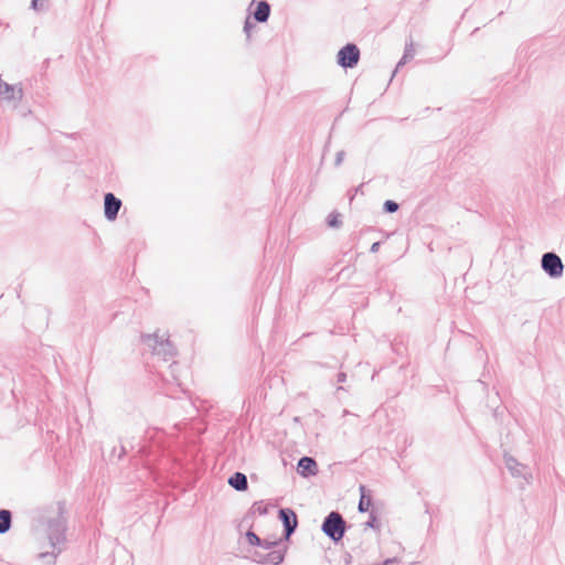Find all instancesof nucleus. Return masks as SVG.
<instances>
[{"label": "nucleus", "instance_id": "obj_17", "mask_svg": "<svg viewBox=\"0 0 565 565\" xmlns=\"http://www.w3.org/2000/svg\"><path fill=\"white\" fill-rule=\"evenodd\" d=\"M399 205L395 201L386 200L383 205V210L386 213H395L398 210Z\"/></svg>", "mask_w": 565, "mask_h": 565}, {"label": "nucleus", "instance_id": "obj_14", "mask_svg": "<svg viewBox=\"0 0 565 565\" xmlns=\"http://www.w3.org/2000/svg\"><path fill=\"white\" fill-rule=\"evenodd\" d=\"M179 369H180V365L177 363V362H172L171 364H169L168 366V373L164 374V380L166 381H172L174 382L178 386H182V383L180 381V377H179Z\"/></svg>", "mask_w": 565, "mask_h": 565}, {"label": "nucleus", "instance_id": "obj_9", "mask_svg": "<svg viewBox=\"0 0 565 565\" xmlns=\"http://www.w3.org/2000/svg\"><path fill=\"white\" fill-rule=\"evenodd\" d=\"M297 470L302 477L316 476L318 466L313 458L305 456L299 459Z\"/></svg>", "mask_w": 565, "mask_h": 565}, {"label": "nucleus", "instance_id": "obj_12", "mask_svg": "<svg viewBox=\"0 0 565 565\" xmlns=\"http://www.w3.org/2000/svg\"><path fill=\"white\" fill-rule=\"evenodd\" d=\"M414 56H415L414 43L412 40H409V42H406V44H405L404 54H403L402 58L399 60V62L397 63V66L394 71V73H396L397 70L401 66H403L404 64H406L408 61L413 60Z\"/></svg>", "mask_w": 565, "mask_h": 565}, {"label": "nucleus", "instance_id": "obj_29", "mask_svg": "<svg viewBox=\"0 0 565 565\" xmlns=\"http://www.w3.org/2000/svg\"><path fill=\"white\" fill-rule=\"evenodd\" d=\"M126 452V449L124 446L120 447V452L118 454V459H121Z\"/></svg>", "mask_w": 565, "mask_h": 565}, {"label": "nucleus", "instance_id": "obj_15", "mask_svg": "<svg viewBox=\"0 0 565 565\" xmlns=\"http://www.w3.org/2000/svg\"><path fill=\"white\" fill-rule=\"evenodd\" d=\"M360 492H361V498L359 501V511L366 512V511H369L370 507L372 505V497L370 494H366L365 486H360Z\"/></svg>", "mask_w": 565, "mask_h": 565}, {"label": "nucleus", "instance_id": "obj_26", "mask_svg": "<svg viewBox=\"0 0 565 565\" xmlns=\"http://www.w3.org/2000/svg\"><path fill=\"white\" fill-rule=\"evenodd\" d=\"M398 558L397 557H392V558H386L382 565H391V564H395V563H398Z\"/></svg>", "mask_w": 565, "mask_h": 565}, {"label": "nucleus", "instance_id": "obj_30", "mask_svg": "<svg viewBox=\"0 0 565 565\" xmlns=\"http://www.w3.org/2000/svg\"><path fill=\"white\" fill-rule=\"evenodd\" d=\"M342 390H344V388H343L342 386H339V387L337 388V392L342 391Z\"/></svg>", "mask_w": 565, "mask_h": 565}, {"label": "nucleus", "instance_id": "obj_19", "mask_svg": "<svg viewBox=\"0 0 565 565\" xmlns=\"http://www.w3.org/2000/svg\"><path fill=\"white\" fill-rule=\"evenodd\" d=\"M246 539L250 545L259 546V544H262V539L253 531L246 533Z\"/></svg>", "mask_w": 565, "mask_h": 565}, {"label": "nucleus", "instance_id": "obj_20", "mask_svg": "<svg viewBox=\"0 0 565 565\" xmlns=\"http://www.w3.org/2000/svg\"><path fill=\"white\" fill-rule=\"evenodd\" d=\"M254 28H255V24L250 21L249 18H247L245 20L244 28H243L244 33L246 34L247 40L250 39L252 31H253Z\"/></svg>", "mask_w": 565, "mask_h": 565}, {"label": "nucleus", "instance_id": "obj_6", "mask_svg": "<svg viewBox=\"0 0 565 565\" xmlns=\"http://www.w3.org/2000/svg\"><path fill=\"white\" fill-rule=\"evenodd\" d=\"M360 60V50L355 44L349 43L338 52V64L344 68L354 67Z\"/></svg>", "mask_w": 565, "mask_h": 565}, {"label": "nucleus", "instance_id": "obj_8", "mask_svg": "<svg viewBox=\"0 0 565 565\" xmlns=\"http://www.w3.org/2000/svg\"><path fill=\"white\" fill-rule=\"evenodd\" d=\"M122 203L114 193L108 192L104 195V214L106 220L115 221L118 216Z\"/></svg>", "mask_w": 565, "mask_h": 565}, {"label": "nucleus", "instance_id": "obj_23", "mask_svg": "<svg viewBox=\"0 0 565 565\" xmlns=\"http://www.w3.org/2000/svg\"><path fill=\"white\" fill-rule=\"evenodd\" d=\"M277 545V542L275 541H268V540H262V544H259L260 547H263L264 550H271L274 546Z\"/></svg>", "mask_w": 565, "mask_h": 565}, {"label": "nucleus", "instance_id": "obj_18", "mask_svg": "<svg viewBox=\"0 0 565 565\" xmlns=\"http://www.w3.org/2000/svg\"><path fill=\"white\" fill-rule=\"evenodd\" d=\"M340 215L338 213L329 214L327 222L330 227H339L341 225Z\"/></svg>", "mask_w": 565, "mask_h": 565}, {"label": "nucleus", "instance_id": "obj_10", "mask_svg": "<svg viewBox=\"0 0 565 565\" xmlns=\"http://www.w3.org/2000/svg\"><path fill=\"white\" fill-rule=\"evenodd\" d=\"M270 15V6L267 1H259L257 3L256 10L254 11V19L259 22L264 23L267 22Z\"/></svg>", "mask_w": 565, "mask_h": 565}, {"label": "nucleus", "instance_id": "obj_4", "mask_svg": "<svg viewBox=\"0 0 565 565\" xmlns=\"http://www.w3.org/2000/svg\"><path fill=\"white\" fill-rule=\"evenodd\" d=\"M541 267L551 278H558L564 271V265L561 257L553 252L543 254L541 258Z\"/></svg>", "mask_w": 565, "mask_h": 565}, {"label": "nucleus", "instance_id": "obj_21", "mask_svg": "<svg viewBox=\"0 0 565 565\" xmlns=\"http://www.w3.org/2000/svg\"><path fill=\"white\" fill-rule=\"evenodd\" d=\"M254 512H257L258 514L263 515L267 513V508L263 505L262 502H255L252 507Z\"/></svg>", "mask_w": 565, "mask_h": 565}, {"label": "nucleus", "instance_id": "obj_27", "mask_svg": "<svg viewBox=\"0 0 565 565\" xmlns=\"http://www.w3.org/2000/svg\"><path fill=\"white\" fill-rule=\"evenodd\" d=\"M337 381L338 383H343L347 381V374L344 372H340L338 375H337Z\"/></svg>", "mask_w": 565, "mask_h": 565}, {"label": "nucleus", "instance_id": "obj_16", "mask_svg": "<svg viewBox=\"0 0 565 565\" xmlns=\"http://www.w3.org/2000/svg\"><path fill=\"white\" fill-rule=\"evenodd\" d=\"M284 557H285V555L282 552L271 551L264 558H260L258 562L278 565V564L282 563Z\"/></svg>", "mask_w": 565, "mask_h": 565}, {"label": "nucleus", "instance_id": "obj_7", "mask_svg": "<svg viewBox=\"0 0 565 565\" xmlns=\"http://www.w3.org/2000/svg\"><path fill=\"white\" fill-rule=\"evenodd\" d=\"M278 516L284 525L285 537L289 539L298 526L297 514L289 508H282L279 510Z\"/></svg>", "mask_w": 565, "mask_h": 565}, {"label": "nucleus", "instance_id": "obj_22", "mask_svg": "<svg viewBox=\"0 0 565 565\" xmlns=\"http://www.w3.org/2000/svg\"><path fill=\"white\" fill-rule=\"evenodd\" d=\"M365 527L379 529L376 516L371 513L370 520L365 522Z\"/></svg>", "mask_w": 565, "mask_h": 565}, {"label": "nucleus", "instance_id": "obj_28", "mask_svg": "<svg viewBox=\"0 0 565 565\" xmlns=\"http://www.w3.org/2000/svg\"><path fill=\"white\" fill-rule=\"evenodd\" d=\"M379 247H380V242H375V243H373V244H372V246H371V252H372V253L377 252V250H379Z\"/></svg>", "mask_w": 565, "mask_h": 565}, {"label": "nucleus", "instance_id": "obj_1", "mask_svg": "<svg viewBox=\"0 0 565 565\" xmlns=\"http://www.w3.org/2000/svg\"><path fill=\"white\" fill-rule=\"evenodd\" d=\"M64 504L57 503V516L51 519L47 523V537L50 541L53 551L51 553H40L39 557L42 559L47 558V565H53L55 563V557L61 553V548L57 545L65 542V532H66V520L64 518Z\"/></svg>", "mask_w": 565, "mask_h": 565}, {"label": "nucleus", "instance_id": "obj_13", "mask_svg": "<svg viewBox=\"0 0 565 565\" xmlns=\"http://www.w3.org/2000/svg\"><path fill=\"white\" fill-rule=\"evenodd\" d=\"M12 523V514L9 510H0V534L7 533Z\"/></svg>", "mask_w": 565, "mask_h": 565}, {"label": "nucleus", "instance_id": "obj_3", "mask_svg": "<svg viewBox=\"0 0 565 565\" xmlns=\"http://www.w3.org/2000/svg\"><path fill=\"white\" fill-rule=\"evenodd\" d=\"M347 523L343 516L335 511L330 512L323 520L321 530L333 542H339L344 536Z\"/></svg>", "mask_w": 565, "mask_h": 565}, {"label": "nucleus", "instance_id": "obj_2", "mask_svg": "<svg viewBox=\"0 0 565 565\" xmlns=\"http://www.w3.org/2000/svg\"><path fill=\"white\" fill-rule=\"evenodd\" d=\"M141 341L151 353L164 362L170 361L175 355V348L169 339L160 337L158 333L142 334Z\"/></svg>", "mask_w": 565, "mask_h": 565}, {"label": "nucleus", "instance_id": "obj_25", "mask_svg": "<svg viewBox=\"0 0 565 565\" xmlns=\"http://www.w3.org/2000/svg\"><path fill=\"white\" fill-rule=\"evenodd\" d=\"M345 152L343 150L338 151L335 154L334 166L339 167L343 162Z\"/></svg>", "mask_w": 565, "mask_h": 565}, {"label": "nucleus", "instance_id": "obj_11", "mask_svg": "<svg viewBox=\"0 0 565 565\" xmlns=\"http://www.w3.org/2000/svg\"><path fill=\"white\" fill-rule=\"evenodd\" d=\"M228 484L237 491H245L248 488L247 477L243 472H235L228 478Z\"/></svg>", "mask_w": 565, "mask_h": 565}, {"label": "nucleus", "instance_id": "obj_5", "mask_svg": "<svg viewBox=\"0 0 565 565\" xmlns=\"http://www.w3.org/2000/svg\"><path fill=\"white\" fill-rule=\"evenodd\" d=\"M504 463L509 472L513 478H521L526 484L532 481V472L530 468L519 462L513 456L505 454Z\"/></svg>", "mask_w": 565, "mask_h": 565}, {"label": "nucleus", "instance_id": "obj_24", "mask_svg": "<svg viewBox=\"0 0 565 565\" xmlns=\"http://www.w3.org/2000/svg\"><path fill=\"white\" fill-rule=\"evenodd\" d=\"M43 1L44 0H32L31 1V8L35 11H42L44 10V6H43Z\"/></svg>", "mask_w": 565, "mask_h": 565}]
</instances>
